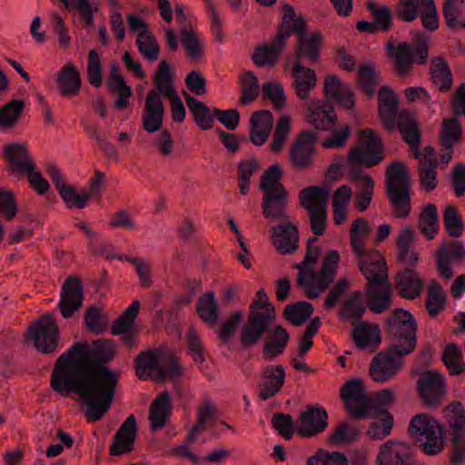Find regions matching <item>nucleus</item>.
Returning a JSON list of instances; mask_svg holds the SVG:
<instances>
[{
  "mask_svg": "<svg viewBox=\"0 0 465 465\" xmlns=\"http://www.w3.org/2000/svg\"><path fill=\"white\" fill-rule=\"evenodd\" d=\"M398 18L411 23L420 17L422 26L430 32L439 27V14L434 0H399L395 8Z\"/></svg>",
  "mask_w": 465,
  "mask_h": 465,
  "instance_id": "nucleus-14",
  "label": "nucleus"
},
{
  "mask_svg": "<svg viewBox=\"0 0 465 465\" xmlns=\"http://www.w3.org/2000/svg\"><path fill=\"white\" fill-rule=\"evenodd\" d=\"M28 336L37 351L48 354L57 346L58 329L50 314H45L28 330Z\"/></svg>",
  "mask_w": 465,
  "mask_h": 465,
  "instance_id": "nucleus-16",
  "label": "nucleus"
},
{
  "mask_svg": "<svg viewBox=\"0 0 465 465\" xmlns=\"http://www.w3.org/2000/svg\"><path fill=\"white\" fill-rule=\"evenodd\" d=\"M359 85L365 94L371 98L375 94L378 78L372 65L365 64L359 68Z\"/></svg>",
  "mask_w": 465,
  "mask_h": 465,
  "instance_id": "nucleus-58",
  "label": "nucleus"
},
{
  "mask_svg": "<svg viewBox=\"0 0 465 465\" xmlns=\"http://www.w3.org/2000/svg\"><path fill=\"white\" fill-rule=\"evenodd\" d=\"M307 121L316 130H332L335 126L336 115L332 105L315 100L307 105Z\"/></svg>",
  "mask_w": 465,
  "mask_h": 465,
  "instance_id": "nucleus-26",
  "label": "nucleus"
},
{
  "mask_svg": "<svg viewBox=\"0 0 465 465\" xmlns=\"http://www.w3.org/2000/svg\"><path fill=\"white\" fill-rule=\"evenodd\" d=\"M417 388L425 403L435 405L440 402L444 395V379L442 375L436 371H425L420 376Z\"/></svg>",
  "mask_w": 465,
  "mask_h": 465,
  "instance_id": "nucleus-21",
  "label": "nucleus"
},
{
  "mask_svg": "<svg viewBox=\"0 0 465 465\" xmlns=\"http://www.w3.org/2000/svg\"><path fill=\"white\" fill-rule=\"evenodd\" d=\"M136 374L140 380L153 379L163 381L169 378L176 380L182 375V370L174 359L163 365L160 361L159 352L156 351H144L135 359Z\"/></svg>",
  "mask_w": 465,
  "mask_h": 465,
  "instance_id": "nucleus-12",
  "label": "nucleus"
},
{
  "mask_svg": "<svg viewBox=\"0 0 465 465\" xmlns=\"http://www.w3.org/2000/svg\"><path fill=\"white\" fill-rule=\"evenodd\" d=\"M328 414L322 407H311L300 416L299 433L311 437L322 432L328 426Z\"/></svg>",
  "mask_w": 465,
  "mask_h": 465,
  "instance_id": "nucleus-27",
  "label": "nucleus"
},
{
  "mask_svg": "<svg viewBox=\"0 0 465 465\" xmlns=\"http://www.w3.org/2000/svg\"><path fill=\"white\" fill-rule=\"evenodd\" d=\"M426 307L432 317L437 316L445 307V294L441 285L435 280L429 286Z\"/></svg>",
  "mask_w": 465,
  "mask_h": 465,
  "instance_id": "nucleus-51",
  "label": "nucleus"
},
{
  "mask_svg": "<svg viewBox=\"0 0 465 465\" xmlns=\"http://www.w3.org/2000/svg\"><path fill=\"white\" fill-rule=\"evenodd\" d=\"M367 8L371 15L372 23L377 31H388L392 24V12L388 6H379L372 1L367 3Z\"/></svg>",
  "mask_w": 465,
  "mask_h": 465,
  "instance_id": "nucleus-49",
  "label": "nucleus"
},
{
  "mask_svg": "<svg viewBox=\"0 0 465 465\" xmlns=\"http://www.w3.org/2000/svg\"><path fill=\"white\" fill-rule=\"evenodd\" d=\"M154 84L157 88L155 92L159 93L160 96L170 97L177 94L173 87L170 65L166 61L161 62L159 69L155 74Z\"/></svg>",
  "mask_w": 465,
  "mask_h": 465,
  "instance_id": "nucleus-47",
  "label": "nucleus"
},
{
  "mask_svg": "<svg viewBox=\"0 0 465 465\" xmlns=\"http://www.w3.org/2000/svg\"><path fill=\"white\" fill-rule=\"evenodd\" d=\"M419 224L420 232L428 240L435 237L439 229V214L434 204L429 203L423 208L420 215Z\"/></svg>",
  "mask_w": 465,
  "mask_h": 465,
  "instance_id": "nucleus-42",
  "label": "nucleus"
},
{
  "mask_svg": "<svg viewBox=\"0 0 465 465\" xmlns=\"http://www.w3.org/2000/svg\"><path fill=\"white\" fill-rule=\"evenodd\" d=\"M136 45L139 52L148 60L155 61L159 55V45L149 30H143L138 34Z\"/></svg>",
  "mask_w": 465,
  "mask_h": 465,
  "instance_id": "nucleus-53",
  "label": "nucleus"
},
{
  "mask_svg": "<svg viewBox=\"0 0 465 465\" xmlns=\"http://www.w3.org/2000/svg\"><path fill=\"white\" fill-rule=\"evenodd\" d=\"M394 400V393L391 389H383L377 392L373 399H371L368 418L371 416H387L390 404Z\"/></svg>",
  "mask_w": 465,
  "mask_h": 465,
  "instance_id": "nucleus-50",
  "label": "nucleus"
},
{
  "mask_svg": "<svg viewBox=\"0 0 465 465\" xmlns=\"http://www.w3.org/2000/svg\"><path fill=\"white\" fill-rule=\"evenodd\" d=\"M317 141L314 132L303 131L293 142L290 149V160L296 169L303 170L312 166L316 155Z\"/></svg>",
  "mask_w": 465,
  "mask_h": 465,
  "instance_id": "nucleus-18",
  "label": "nucleus"
},
{
  "mask_svg": "<svg viewBox=\"0 0 465 465\" xmlns=\"http://www.w3.org/2000/svg\"><path fill=\"white\" fill-rule=\"evenodd\" d=\"M352 331V338L356 346L360 349H367L378 346L381 342L380 329L376 325L368 322H357Z\"/></svg>",
  "mask_w": 465,
  "mask_h": 465,
  "instance_id": "nucleus-36",
  "label": "nucleus"
},
{
  "mask_svg": "<svg viewBox=\"0 0 465 465\" xmlns=\"http://www.w3.org/2000/svg\"><path fill=\"white\" fill-rule=\"evenodd\" d=\"M56 82L61 94L67 97L76 95L82 84L80 73L72 64L64 65L59 71Z\"/></svg>",
  "mask_w": 465,
  "mask_h": 465,
  "instance_id": "nucleus-34",
  "label": "nucleus"
},
{
  "mask_svg": "<svg viewBox=\"0 0 465 465\" xmlns=\"http://www.w3.org/2000/svg\"><path fill=\"white\" fill-rule=\"evenodd\" d=\"M285 380V371L282 365L268 366L263 373V382L261 384L260 398L268 400L282 389Z\"/></svg>",
  "mask_w": 465,
  "mask_h": 465,
  "instance_id": "nucleus-33",
  "label": "nucleus"
},
{
  "mask_svg": "<svg viewBox=\"0 0 465 465\" xmlns=\"http://www.w3.org/2000/svg\"><path fill=\"white\" fill-rule=\"evenodd\" d=\"M442 361L451 375H458L465 370L460 350L453 343L446 346Z\"/></svg>",
  "mask_w": 465,
  "mask_h": 465,
  "instance_id": "nucleus-54",
  "label": "nucleus"
},
{
  "mask_svg": "<svg viewBox=\"0 0 465 465\" xmlns=\"http://www.w3.org/2000/svg\"><path fill=\"white\" fill-rule=\"evenodd\" d=\"M386 192L398 218H405L411 213V180L406 166L392 163L386 172Z\"/></svg>",
  "mask_w": 465,
  "mask_h": 465,
  "instance_id": "nucleus-10",
  "label": "nucleus"
},
{
  "mask_svg": "<svg viewBox=\"0 0 465 465\" xmlns=\"http://www.w3.org/2000/svg\"><path fill=\"white\" fill-rule=\"evenodd\" d=\"M371 417L375 419L367 431L371 438L382 439L391 433L393 426V417L391 415Z\"/></svg>",
  "mask_w": 465,
  "mask_h": 465,
  "instance_id": "nucleus-62",
  "label": "nucleus"
},
{
  "mask_svg": "<svg viewBox=\"0 0 465 465\" xmlns=\"http://www.w3.org/2000/svg\"><path fill=\"white\" fill-rule=\"evenodd\" d=\"M416 321L410 312L398 309L392 312L388 319L391 345L386 351L379 352L370 366V374L375 381H387L401 371L403 357L416 347Z\"/></svg>",
  "mask_w": 465,
  "mask_h": 465,
  "instance_id": "nucleus-4",
  "label": "nucleus"
},
{
  "mask_svg": "<svg viewBox=\"0 0 465 465\" xmlns=\"http://www.w3.org/2000/svg\"><path fill=\"white\" fill-rule=\"evenodd\" d=\"M137 425L135 417L132 414L123 422L110 446V454L113 456L122 455L133 450L136 438Z\"/></svg>",
  "mask_w": 465,
  "mask_h": 465,
  "instance_id": "nucleus-25",
  "label": "nucleus"
},
{
  "mask_svg": "<svg viewBox=\"0 0 465 465\" xmlns=\"http://www.w3.org/2000/svg\"><path fill=\"white\" fill-rule=\"evenodd\" d=\"M431 79L440 91H447L452 84V74L448 63L442 57H434L430 67Z\"/></svg>",
  "mask_w": 465,
  "mask_h": 465,
  "instance_id": "nucleus-41",
  "label": "nucleus"
},
{
  "mask_svg": "<svg viewBox=\"0 0 465 465\" xmlns=\"http://www.w3.org/2000/svg\"><path fill=\"white\" fill-rule=\"evenodd\" d=\"M282 20L278 35L271 45H261L255 48L253 62L260 67L273 66L286 40L292 33L297 35V59L292 67L293 87L300 99L305 101L316 85L315 71L302 65L301 58L307 57L316 61L322 46V35L319 32L308 35L305 31L304 18L298 15L294 8L285 4L282 7Z\"/></svg>",
  "mask_w": 465,
  "mask_h": 465,
  "instance_id": "nucleus-2",
  "label": "nucleus"
},
{
  "mask_svg": "<svg viewBox=\"0 0 465 465\" xmlns=\"http://www.w3.org/2000/svg\"><path fill=\"white\" fill-rule=\"evenodd\" d=\"M250 308L251 313L240 334L241 343L245 348L257 344L276 317L274 307L262 289L257 292Z\"/></svg>",
  "mask_w": 465,
  "mask_h": 465,
  "instance_id": "nucleus-7",
  "label": "nucleus"
},
{
  "mask_svg": "<svg viewBox=\"0 0 465 465\" xmlns=\"http://www.w3.org/2000/svg\"><path fill=\"white\" fill-rule=\"evenodd\" d=\"M443 223L446 231L451 237L460 236L463 231V221L453 206L449 205L445 208Z\"/></svg>",
  "mask_w": 465,
  "mask_h": 465,
  "instance_id": "nucleus-60",
  "label": "nucleus"
},
{
  "mask_svg": "<svg viewBox=\"0 0 465 465\" xmlns=\"http://www.w3.org/2000/svg\"><path fill=\"white\" fill-rule=\"evenodd\" d=\"M307 465H348L347 457L339 451L319 450L307 460Z\"/></svg>",
  "mask_w": 465,
  "mask_h": 465,
  "instance_id": "nucleus-56",
  "label": "nucleus"
},
{
  "mask_svg": "<svg viewBox=\"0 0 465 465\" xmlns=\"http://www.w3.org/2000/svg\"><path fill=\"white\" fill-rule=\"evenodd\" d=\"M328 198L329 191L320 186H310L301 192V204L308 212L311 229L316 236L325 232Z\"/></svg>",
  "mask_w": 465,
  "mask_h": 465,
  "instance_id": "nucleus-13",
  "label": "nucleus"
},
{
  "mask_svg": "<svg viewBox=\"0 0 465 465\" xmlns=\"http://www.w3.org/2000/svg\"><path fill=\"white\" fill-rule=\"evenodd\" d=\"M265 332L268 333V338L263 346L264 354L272 359L282 354L290 340L288 331L282 325H278L272 329L270 326Z\"/></svg>",
  "mask_w": 465,
  "mask_h": 465,
  "instance_id": "nucleus-35",
  "label": "nucleus"
},
{
  "mask_svg": "<svg viewBox=\"0 0 465 465\" xmlns=\"http://www.w3.org/2000/svg\"><path fill=\"white\" fill-rule=\"evenodd\" d=\"M140 310V302L134 301L129 307L125 309L123 314L114 322L112 326V333L120 335L127 329L133 327L134 321L137 317Z\"/></svg>",
  "mask_w": 465,
  "mask_h": 465,
  "instance_id": "nucleus-55",
  "label": "nucleus"
},
{
  "mask_svg": "<svg viewBox=\"0 0 465 465\" xmlns=\"http://www.w3.org/2000/svg\"><path fill=\"white\" fill-rule=\"evenodd\" d=\"M324 94L329 101L351 109L354 105V94L349 85H344L335 75H328L324 82Z\"/></svg>",
  "mask_w": 465,
  "mask_h": 465,
  "instance_id": "nucleus-30",
  "label": "nucleus"
},
{
  "mask_svg": "<svg viewBox=\"0 0 465 465\" xmlns=\"http://www.w3.org/2000/svg\"><path fill=\"white\" fill-rule=\"evenodd\" d=\"M108 86L118 94V98L114 102V106L117 109H124L129 106V98L133 96V91L124 81L118 64L114 62L110 64Z\"/></svg>",
  "mask_w": 465,
  "mask_h": 465,
  "instance_id": "nucleus-32",
  "label": "nucleus"
},
{
  "mask_svg": "<svg viewBox=\"0 0 465 465\" xmlns=\"http://www.w3.org/2000/svg\"><path fill=\"white\" fill-rule=\"evenodd\" d=\"M169 413L170 395L168 392H163L153 401L150 408L149 419L152 429L154 430L162 429L165 425Z\"/></svg>",
  "mask_w": 465,
  "mask_h": 465,
  "instance_id": "nucleus-39",
  "label": "nucleus"
},
{
  "mask_svg": "<svg viewBox=\"0 0 465 465\" xmlns=\"http://www.w3.org/2000/svg\"><path fill=\"white\" fill-rule=\"evenodd\" d=\"M399 130L402 135L403 140L410 145L413 157L416 159L420 158V133L416 123L411 119H408L407 121L399 124Z\"/></svg>",
  "mask_w": 465,
  "mask_h": 465,
  "instance_id": "nucleus-48",
  "label": "nucleus"
},
{
  "mask_svg": "<svg viewBox=\"0 0 465 465\" xmlns=\"http://www.w3.org/2000/svg\"><path fill=\"white\" fill-rule=\"evenodd\" d=\"M4 157L11 173L27 174L30 185L39 193L45 194L50 185L37 171L34 158L25 143H12L4 147Z\"/></svg>",
  "mask_w": 465,
  "mask_h": 465,
  "instance_id": "nucleus-8",
  "label": "nucleus"
},
{
  "mask_svg": "<svg viewBox=\"0 0 465 465\" xmlns=\"http://www.w3.org/2000/svg\"><path fill=\"white\" fill-rule=\"evenodd\" d=\"M113 357L112 350L98 342H76L60 355L53 371V390L62 395L78 394L89 421L100 420L114 401L118 374L104 365Z\"/></svg>",
  "mask_w": 465,
  "mask_h": 465,
  "instance_id": "nucleus-1",
  "label": "nucleus"
},
{
  "mask_svg": "<svg viewBox=\"0 0 465 465\" xmlns=\"http://www.w3.org/2000/svg\"><path fill=\"white\" fill-rule=\"evenodd\" d=\"M413 236V231L407 227L401 231L397 240L399 260L404 265L415 266L418 262L417 253L411 248Z\"/></svg>",
  "mask_w": 465,
  "mask_h": 465,
  "instance_id": "nucleus-40",
  "label": "nucleus"
},
{
  "mask_svg": "<svg viewBox=\"0 0 465 465\" xmlns=\"http://www.w3.org/2000/svg\"><path fill=\"white\" fill-rule=\"evenodd\" d=\"M185 101L196 124L202 130L211 129L215 118L214 110L212 111L206 104L188 94H185Z\"/></svg>",
  "mask_w": 465,
  "mask_h": 465,
  "instance_id": "nucleus-38",
  "label": "nucleus"
},
{
  "mask_svg": "<svg viewBox=\"0 0 465 465\" xmlns=\"http://www.w3.org/2000/svg\"><path fill=\"white\" fill-rule=\"evenodd\" d=\"M405 266L406 267L397 274L396 287L402 297L413 300L420 295L424 288V281L413 270L415 266Z\"/></svg>",
  "mask_w": 465,
  "mask_h": 465,
  "instance_id": "nucleus-28",
  "label": "nucleus"
},
{
  "mask_svg": "<svg viewBox=\"0 0 465 465\" xmlns=\"http://www.w3.org/2000/svg\"><path fill=\"white\" fill-rule=\"evenodd\" d=\"M250 139L255 145H262L273 125L272 114L268 110H262L252 114L250 119Z\"/></svg>",
  "mask_w": 465,
  "mask_h": 465,
  "instance_id": "nucleus-31",
  "label": "nucleus"
},
{
  "mask_svg": "<svg viewBox=\"0 0 465 465\" xmlns=\"http://www.w3.org/2000/svg\"><path fill=\"white\" fill-rule=\"evenodd\" d=\"M379 115L384 126L394 130L397 125L398 99L388 86H382L378 94Z\"/></svg>",
  "mask_w": 465,
  "mask_h": 465,
  "instance_id": "nucleus-29",
  "label": "nucleus"
},
{
  "mask_svg": "<svg viewBox=\"0 0 465 465\" xmlns=\"http://www.w3.org/2000/svg\"><path fill=\"white\" fill-rule=\"evenodd\" d=\"M414 451L409 443L389 440L381 447L377 461L379 465H412Z\"/></svg>",
  "mask_w": 465,
  "mask_h": 465,
  "instance_id": "nucleus-19",
  "label": "nucleus"
},
{
  "mask_svg": "<svg viewBox=\"0 0 465 465\" xmlns=\"http://www.w3.org/2000/svg\"><path fill=\"white\" fill-rule=\"evenodd\" d=\"M409 431L427 455L440 452L444 446L442 426L431 416L421 413L413 417L410 422Z\"/></svg>",
  "mask_w": 465,
  "mask_h": 465,
  "instance_id": "nucleus-11",
  "label": "nucleus"
},
{
  "mask_svg": "<svg viewBox=\"0 0 465 465\" xmlns=\"http://www.w3.org/2000/svg\"><path fill=\"white\" fill-rule=\"evenodd\" d=\"M360 145L351 149L349 162L353 166L350 179L357 183L360 193L356 195V207L364 212L370 205L374 188V181L364 174L361 165L372 167L383 159V144L380 136L372 130L361 131L359 136Z\"/></svg>",
  "mask_w": 465,
  "mask_h": 465,
  "instance_id": "nucleus-6",
  "label": "nucleus"
},
{
  "mask_svg": "<svg viewBox=\"0 0 465 465\" xmlns=\"http://www.w3.org/2000/svg\"><path fill=\"white\" fill-rule=\"evenodd\" d=\"M199 317L206 323L216 324L219 318L218 304L213 293L202 295L196 304Z\"/></svg>",
  "mask_w": 465,
  "mask_h": 465,
  "instance_id": "nucleus-44",
  "label": "nucleus"
},
{
  "mask_svg": "<svg viewBox=\"0 0 465 465\" xmlns=\"http://www.w3.org/2000/svg\"><path fill=\"white\" fill-rule=\"evenodd\" d=\"M164 114L163 102L155 90L150 91L145 99L143 116V128L148 133H155L163 125Z\"/></svg>",
  "mask_w": 465,
  "mask_h": 465,
  "instance_id": "nucleus-24",
  "label": "nucleus"
},
{
  "mask_svg": "<svg viewBox=\"0 0 465 465\" xmlns=\"http://www.w3.org/2000/svg\"><path fill=\"white\" fill-rule=\"evenodd\" d=\"M187 348L194 363L201 371L205 372V350L194 330H191L187 334Z\"/></svg>",
  "mask_w": 465,
  "mask_h": 465,
  "instance_id": "nucleus-57",
  "label": "nucleus"
},
{
  "mask_svg": "<svg viewBox=\"0 0 465 465\" xmlns=\"http://www.w3.org/2000/svg\"><path fill=\"white\" fill-rule=\"evenodd\" d=\"M181 43L185 49L187 57L193 62H198L203 58V44L197 34L190 28H183L181 31Z\"/></svg>",
  "mask_w": 465,
  "mask_h": 465,
  "instance_id": "nucleus-45",
  "label": "nucleus"
},
{
  "mask_svg": "<svg viewBox=\"0 0 465 465\" xmlns=\"http://www.w3.org/2000/svg\"><path fill=\"white\" fill-rule=\"evenodd\" d=\"M282 170L279 164L271 165L262 174L260 188L262 192V209L265 218L284 221L272 228L273 244L282 254L296 251L299 242L297 227L286 222L288 193L280 183Z\"/></svg>",
  "mask_w": 465,
  "mask_h": 465,
  "instance_id": "nucleus-3",
  "label": "nucleus"
},
{
  "mask_svg": "<svg viewBox=\"0 0 465 465\" xmlns=\"http://www.w3.org/2000/svg\"><path fill=\"white\" fill-rule=\"evenodd\" d=\"M371 232V228L363 218L355 220L351 228V245L358 260L361 273L367 280L369 307L375 313H381L391 303V288L386 285L387 269L384 258L379 253L369 252L363 237Z\"/></svg>",
  "mask_w": 465,
  "mask_h": 465,
  "instance_id": "nucleus-5",
  "label": "nucleus"
},
{
  "mask_svg": "<svg viewBox=\"0 0 465 465\" xmlns=\"http://www.w3.org/2000/svg\"><path fill=\"white\" fill-rule=\"evenodd\" d=\"M341 395L351 416L356 419L368 418L371 398L366 394L361 380L352 379L347 381L341 390Z\"/></svg>",
  "mask_w": 465,
  "mask_h": 465,
  "instance_id": "nucleus-17",
  "label": "nucleus"
},
{
  "mask_svg": "<svg viewBox=\"0 0 465 465\" xmlns=\"http://www.w3.org/2000/svg\"><path fill=\"white\" fill-rule=\"evenodd\" d=\"M25 107L22 100H12L2 108H0V129H8L13 127Z\"/></svg>",
  "mask_w": 465,
  "mask_h": 465,
  "instance_id": "nucleus-52",
  "label": "nucleus"
},
{
  "mask_svg": "<svg viewBox=\"0 0 465 465\" xmlns=\"http://www.w3.org/2000/svg\"><path fill=\"white\" fill-rule=\"evenodd\" d=\"M83 304V286L79 279L69 277L63 284L58 307L64 318L72 317Z\"/></svg>",
  "mask_w": 465,
  "mask_h": 465,
  "instance_id": "nucleus-20",
  "label": "nucleus"
},
{
  "mask_svg": "<svg viewBox=\"0 0 465 465\" xmlns=\"http://www.w3.org/2000/svg\"><path fill=\"white\" fill-rule=\"evenodd\" d=\"M442 13L449 28L465 29V0H445Z\"/></svg>",
  "mask_w": 465,
  "mask_h": 465,
  "instance_id": "nucleus-37",
  "label": "nucleus"
},
{
  "mask_svg": "<svg viewBox=\"0 0 465 465\" xmlns=\"http://www.w3.org/2000/svg\"><path fill=\"white\" fill-rule=\"evenodd\" d=\"M366 312V308L361 301V292H352L342 303L341 317L344 320L352 321L357 323Z\"/></svg>",
  "mask_w": 465,
  "mask_h": 465,
  "instance_id": "nucleus-43",
  "label": "nucleus"
},
{
  "mask_svg": "<svg viewBox=\"0 0 465 465\" xmlns=\"http://www.w3.org/2000/svg\"><path fill=\"white\" fill-rule=\"evenodd\" d=\"M18 212L14 193L9 190L0 189V214L7 221L13 220Z\"/></svg>",
  "mask_w": 465,
  "mask_h": 465,
  "instance_id": "nucleus-64",
  "label": "nucleus"
},
{
  "mask_svg": "<svg viewBox=\"0 0 465 465\" xmlns=\"http://www.w3.org/2000/svg\"><path fill=\"white\" fill-rule=\"evenodd\" d=\"M462 137V126L456 117L446 118L442 121L440 132V143L441 150V161L448 163L452 158L453 147L459 143Z\"/></svg>",
  "mask_w": 465,
  "mask_h": 465,
  "instance_id": "nucleus-23",
  "label": "nucleus"
},
{
  "mask_svg": "<svg viewBox=\"0 0 465 465\" xmlns=\"http://www.w3.org/2000/svg\"><path fill=\"white\" fill-rule=\"evenodd\" d=\"M313 306L307 302H297L288 304L283 312V315L290 322L295 326L303 324L312 314Z\"/></svg>",
  "mask_w": 465,
  "mask_h": 465,
  "instance_id": "nucleus-46",
  "label": "nucleus"
},
{
  "mask_svg": "<svg viewBox=\"0 0 465 465\" xmlns=\"http://www.w3.org/2000/svg\"><path fill=\"white\" fill-rule=\"evenodd\" d=\"M60 195L69 208L74 206L79 209L84 208L91 198V194L85 189L79 193L72 186L64 189Z\"/></svg>",
  "mask_w": 465,
  "mask_h": 465,
  "instance_id": "nucleus-63",
  "label": "nucleus"
},
{
  "mask_svg": "<svg viewBox=\"0 0 465 465\" xmlns=\"http://www.w3.org/2000/svg\"><path fill=\"white\" fill-rule=\"evenodd\" d=\"M339 262V252L335 250L328 251L319 272H316L312 266L307 269H300L297 285L309 299H316L333 282Z\"/></svg>",
  "mask_w": 465,
  "mask_h": 465,
  "instance_id": "nucleus-9",
  "label": "nucleus"
},
{
  "mask_svg": "<svg viewBox=\"0 0 465 465\" xmlns=\"http://www.w3.org/2000/svg\"><path fill=\"white\" fill-rule=\"evenodd\" d=\"M464 257L465 250L460 242H444L436 254L437 267L440 275L446 280L452 278V262L461 261Z\"/></svg>",
  "mask_w": 465,
  "mask_h": 465,
  "instance_id": "nucleus-22",
  "label": "nucleus"
},
{
  "mask_svg": "<svg viewBox=\"0 0 465 465\" xmlns=\"http://www.w3.org/2000/svg\"><path fill=\"white\" fill-rule=\"evenodd\" d=\"M215 410L213 406L209 403L203 404L198 411V420L195 425L192 427L188 433L187 441L190 443L194 442L197 440L198 434L206 430L207 420L213 417Z\"/></svg>",
  "mask_w": 465,
  "mask_h": 465,
  "instance_id": "nucleus-59",
  "label": "nucleus"
},
{
  "mask_svg": "<svg viewBox=\"0 0 465 465\" xmlns=\"http://www.w3.org/2000/svg\"><path fill=\"white\" fill-rule=\"evenodd\" d=\"M387 50L389 55L394 59L397 72L401 75L406 74L411 70L414 58H417V62L420 64L427 61L428 46L425 42H420L416 48L406 42H401L398 45L389 42Z\"/></svg>",
  "mask_w": 465,
  "mask_h": 465,
  "instance_id": "nucleus-15",
  "label": "nucleus"
},
{
  "mask_svg": "<svg viewBox=\"0 0 465 465\" xmlns=\"http://www.w3.org/2000/svg\"><path fill=\"white\" fill-rule=\"evenodd\" d=\"M87 78L94 87H100L103 83L102 64L98 52L92 49L88 54Z\"/></svg>",
  "mask_w": 465,
  "mask_h": 465,
  "instance_id": "nucleus-61",
  "label": "nucleus"
}]
</instances>
